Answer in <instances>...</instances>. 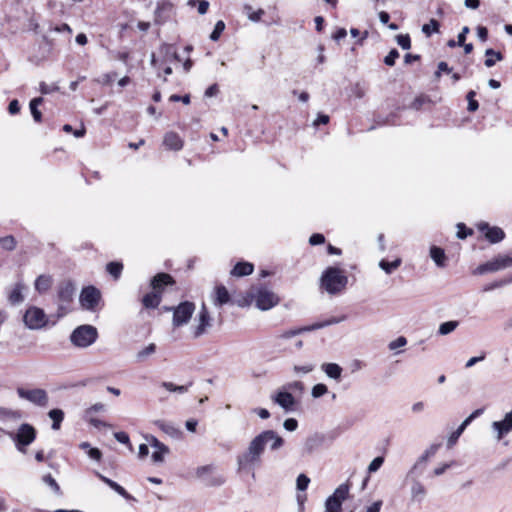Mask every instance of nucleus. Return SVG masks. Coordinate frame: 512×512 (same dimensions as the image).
Returning <instances> with one entry per match:
<instances>
[{
  "label": "nucleus",
  "mask_w": 512,
  "mask_h": 512,
  "mask_svg": "<svg viewBox=\"0 0 512 512\" xmlns=\"http://www.w3.org/2000/svg\"><path fill=\"white\" fill-rule=\"evenodd\" d=\"M267 443H270L272 451H276L284 445V439L273 430H265L255 436L247 449L237 457L239 470H252L259 465Z\"/></svg>",
  "instance_id": "obj_1"
},
{
  "label": "nucleus",
  "mask_w": 512,
  "mask_h": 512,
  "mask_svg": "<svg viewBox=\"0 0 512 512\" xmlns=\"http://www.w3.org/2000/svg\"><path fill=\"white\" fill-rule=\"evenodd\" d=\"M321 287L329 294L334 295L343 291L348 284V277L344 270L338 267H328L321 276Z\"/></svg>",
  "instance_id": "obj_2"
},
{
  "label": "nucleus",
  "mask_w": 512,
  "mask_h": 512,
  "mask_svg": "<svg viewBox=\"0 0 512 512\" xmlns=\"http://www.w3.org/2000/svg\"><path fill=\"white\" fill-rule=\"evenodd\" d=\"M512 267V255L498 254L473 270L474 275L495 273Z\"/></svg>",
  "instance_id": "obj_3"
},
{
  "label": "nucleus",
  "mask_w": 512,
  "mask_h": 512,
  "mask_svg": "<svg viewBox=\"0 0 512 512\" xmlns=\"http://www.w3.org/2000/svg\"><path fill=\"white\" fill-rule=\"evenodd\" d=\"M98 338L97 329L92 325H81L70 335L71 343L79 348H87L94 344Z\"/></svg>",
  "instance_id": "obj_4"
},
{
  "label": "nucleus",
  "mask_w": 512,
  "mask_h": 512,
  "mask_svg": "<svg viewBox=\"0 0 512 512\" xmlns=\"http://www.w3.org/2000/svg\"><path fill=\"white\" fill-rule=\"evenodd\" d=\"M250 297L255 302L256 307L262 311L273 308L280 301L279 297L266 287L255 289L250 293Z\"/></svg>",
  "instance_id": "obj_5"
},
{
  "label": "nucleus",
  "mask_w": 512,
  "mask_h": 512,
  "mask_svg": "<svg viewBox=\"0 0 512 512\" xmlns=\"http://www.w3.org/2000/svg\"><path fill=\"white\" fill-rule=\"evenodd\" d=\"M16 392L19 398L26 400L35 406L46 407L48 405L49 398L44 389L18 387Z\"/></svg>",
  "instance_id": "obj_6"
},
{
  "label": "nucleus",
  "mask_w": 512,
  "mask_h": 512,
  "mask_svg": "<svg viewBox=\"0 0 512 512\" xmlns=\"http://www.w3.org/2000/svg\"><path fill=\"white\" fill-rule=\"evenodd\" d=\"M349 490L350 486L348 483L339 485L334 493L326 499L324 512H340L343 501L349 495Z\"/></svg>",
  "instance_id": "obj_7"
},
{
  "label": "nucleus",
  "mask_w": 512,
  "mask_h": 512,
  "mask_svg": "<svg viewBox=\"0 0 512 512\" xmlns=\"http://www.w3.org/2000/svg\"><path fill=\"white\" fill-rule=\"evenodd\" d=\"M23 320L25 325L31 330L41 329L48 322L44 310L35 306H31L26 310Z\"/></svg>",
  "instance_id": "obj_8"
},
{
  "label": "nucleus",
  "mask_w": 512,
  "mask_h": 512,
  "mask_svg": "<svg viewBox=\"0 0 512 512\" xmlns=\"http://www.w3.org/2000/svg\"><path fill=\"white\" fill-rule=\"evenodd\" d=\"M212 326V318L206 305L203 303L196 318L195 325L192 327V336L194 339L201 337L208 332Z\"/></svg>",
  "instance_id": "obj_9"
},
{
  "label": "nucleus",
  "mask_w": 512,
  "mask_h": 512,
  "mask_svg": "<svg viewBox=\"0 0 512 512\" xmlns=\"http://www.w3.org/2000/svg\"><path fill=\"white\" fill-rule=\"evenodd\" d=\"M100 300L101 293L94 286L84 287L79 296V301L82 308L88 311H95Z\"/></svg>",
  "instance_id": "obj_10"
},
{
  "label": "nucleus",
  "mask_w": 512,
  "mask_h": 512,
  "mask_svg": "<svg viewBox=\"0 0 512 512\" xmlns=\"http://www.w3.org/2000/svg\"><path fill=\"white\" fill-rule=\"evenodd\" d=\"M345 319H346V316L332 317L326 321L317 322L310 326H305V327H302L299 329H291V330L285 331L279 337L284 338V339L291 338V337H294L302 332L317 330V329L327 327L329 325L338 324V323L344 321Z\"/></svg>",
  "instance_id": "obj_11"
},
{
  "label": "nucleus",
  "mask_w": 512,
  "mask_h": 512,
  "mask_svg": "<svg viewBox=\"0 0 512 512\" xmlns=\"http://www.w3.org/2000/svg\"><path fill=\"white\" fill-rule=\"evenodd\" d=\"M195 310V305L192 302H183L180 303L175 309L173 313V325L176 327L187 324L191 319Z\"/></svg>",
  "instance_id": "obj_12"
},
{
  "label": "nucleus",
  "mask_w": 512,
  "mask_h": 512,
  "mask_svg": "<svg viewBox=\"0 0 512 512\" xmlns=\"http://www.w3.org/2000/svg\"><path fill=\"white\" fill-rule=\"evenodd\" d=\"M36 438V431L33 426L27 423L20 425L16 435L15 442L19 451L25 452L22 446L30 445Z\"/></svg>",
  "instance_id": "obj_13"
},
{
  "label": "nucleus",
  "mask_w": 512,
  "mask_h": 512,
  "mask_svg": "<svg viewBox=\"0 0 512 512\" xmlns=\"http://www.w3.org/2000/svg\"><path fill=\"white\" fill-rule=\"evenodd\" d=\"M75 286L72 282L67 281L59 285L58 288V300H59V310L66 313L68 310V305L72 302L74 294H75Z\"/></svg>",
  "instance_id": "obj_14"
},
{
  "label": "nucleus",
  "mask_w": 512,
  "mask_h": 512,
  "mask_svg": "<svg viewBox=\"0 0 512 512\" xmlns=\"http://www.w3.org/2000/svg\"><path fill=\"white\" fill-rule=\"evenodd\" d=\"M491 427L496 432L497 440H501L510 433L512 431V410L506 413L501 421H494Z\"/></svg>",
  "instance_id": "obj_15"
},
{
  "label": "nucleus",
  "mask_w": 512,
  "mask_h": 512,
  "mask_svg": "<svg viewBox=\"0 0 512 512\" xmlns=\"http://www.w3.org/2000/svg\"><path fill=\"white\" fill-rule=\"evenodd\" d=\"M149 445L154 448L152 453V461L154 463H162L164 461L165 455L169 453V448L160 442L156 437L150 436L147 438Z\"/></svg>",
  "instance_id": "obj_16"
},
{
  "label": "nucleus",
  "mask_w": 512,
  "mask_h": 512,
  "mask_svg": "<svg viewBox=\"0 0 512 512\" xmlns=\"http://www.w3.org/2000/svg\"><path fill=\"white\" fill-rule=\"evenodd\" d=\"M477 228L485 233V237L491 243H498L505 237L504 231L499 227H490L488 223L481 222L477 225Z\"/></svg>",
  "instance_id": "obj_17"
},
{
  "label": "nucleus",
  "mask_w": 512,
  "mask_h": 512,
  "mask_svg": "<svg viewBox=\"0 0 512 512\" xmlns=\"http://www.w3.org/2000/svg\"><path fill=\"white\" fill-rule=\"evenodd\" d=\"M272 399L276 404H278L286 412H290V411L294 410L296 401L291 393L286 392V391H279L276 395L273 396Z\"/></svg>",
  "instance_id": "obj_18"
},
{
  "label": "nucleus",
  "mask_w": 512,
  "mask_h": 512,
  "mask_svg": "<svg viewBox=\"0 0 512 512\" xmlns=\"http://www.w3.org/2000/svg\"><path fill=\"white\" fill-rule=\"evenodd\" d=\"M163 144L171 150L178 151L183 147V140L175 132H167L163 139Z\"/></svg>",
  "instance_id": "obj_19"
},
{
  "label": "nucleus",
  "mask_w": 512,
  "mask_h": 512,
  "mask_svg": "<svg viewBox=\"0 0 512 512\" xmlns=\"http://www.w3.org/2000/svg\"><path fill=\"white\" fill-rule=\"evenodd\" d=\"M321 369L327 377L336 381L340 380L343 371L342 367L336 363H323Z\"/></svg>",
  "instance_id": "obj_20"
},
{
  "label": "nucleus",
  "mask_w": 512,
  "mask_h": 512,
  "mask_svg": "<svg viewBox=\"0 0 512 512\" xmlns=\"http://www.w3.org/2000/svg\"><path fill=\"white\" fill-rule=\"evenodd\" d=\"M322 437L315 434L307 437L303 444V454H311L315 449L321 446Z\"/></svg>",
  "instance_id": "obj_21"
},
{
  "label": "nucleus",
  "mask_w": 512,
  "mask_h": 512,
  "mask_svg": "<svg viewBox=\"0 0 512 512\" xmlns=\"http://www.w3.org/2000/svg\"><path fill=\"white\" fill-rule=\"evenodd\" d=\"M230 301V295L223 285L215 287L213 303L216 306H222Z\"/></svg>",
  "instance_id": "obj_22"
},
{
  "label": "nucleus",
  "mask_w": 512,
  "mask_h": 512,
  "mask_svg": "<svg viewBox=\"0 0 512 512\" xmlns=\"http://www.w3.org/2000/svg\"><path fill=\"white\" fill-rule=\"evenodd\" d=\"M173 283V278L167 273H159L151 281V285L156 291L160 290L165 285H171Z\"/></svg>",
  "instance_id": "obj_23"
},
{
  "label": "nucleus",
  "mask_w": 512,
  "mask_h": 512,
  "mask_svg": "<svg viewBox=\"0 0 512 512\" xmlns=\"http://www.w3.org/2000/svg\"><path fill=\"white\" fill-rule=\"evenodd\" d=\"M52 277L50 275H40L35 280V289L40 294L47 292L52 286Z\"/></svg>",
  "instance_id": "obj_24"
},
{
  "label": "nucleus",
  "mask_w": 512,
  "mask_h": 512,
  "mask_svg": "<svg viewBox=\"0 0 512 512\" xmlns=\"http://www.w3.org/2000/svg\"><path fill=\"white\" fill-rule=\"evenodd\" d=\"M426 496V489L419 481H414L411 486V499L415 502H422Z\"/></svg>",
  "instance_id": "obj_25"
},
{
  "label": "nucleus",
  "mask_w": 512,
  "mask_h": 512,
  "mask_svg": "<svg viewBox=\"0 0 512 512\" xmlns=\"http://www.w3.org/2000/svg\"><path fill=\"white\" fill-rule=\"evenodd\" d=\"M254 270V267L249 262H239L237 263L231 271V274L234 276H247L250 275Z\"/></svg>",
  "instance_id": "obj_26"
},
{
  "label": "nucleus",
  "mask_w": 512,
  "mask_h": 512,
  "mask_svg": "<svg viewBox=\"0 0 512 512\" xmlns=\"http://www.w3.org/2000/svg\"><path fill=\"white\" fill-rule=\"evenodd\" d=\"M160 51L164 54L165 63L171 64L180 60L176 49L172 45L164 44L161 46Z\"/></svg>",
  "instance_id": "obj_27"
},
{
  "label": "nucleus",
  "mask_w": 512,
  "mask_h": 512,
  "mask_svg": "<svg viewBox=\"0 0 512 512\" xmlns=\"http://www.w3.org/2000/svg\"><path fill=\"white\" fill-rule=\"evenodd\" d=\"M24 289V285L22 283H17L13 289L10 291L8 295V300L11 304H19L23 302L24 296L22 294Z\"/></svg>",
  "instance_id": "obj_28"
},
{
  "label": "nucleus",
  "mask_w": 512,
  "mask_h": 512,
  "mask_svg": "<svg viewBox=\"0 0 512 512\" xmlns=\"http://www.w3.org/2000/svg\"><path fill=\"white\" fill-rule=\"evenodd\" d=\"M49 418L52 420V429L59 430L64 419V412L61 409H52L48 412Z\"/></svg>",
  "instance_id": "obj_29"
},
{
  "label": "nucleus",
  "mask_w": 512,
  "mask_h": 512,
  "mask_svg": "<svg viewBox=\"0 0 512 512\" xmlns=\"http://www.w3.org/2000/svg\"><path fill=\"white\" fill-rule=\"evenodd\" d=\"M160 301L161 296L158 292L148 293L142 299V303L146 308H156L160 304Z\"/></svg>",
  "instance_id": "obj_30"
},
{
  "label": "nucleus",
  "mask_w": 512,
  "mask_h": 512,
  "mask_svg": "<svg viewBox=\"0 0 512 512\" xmlns=\"http://www.w3.org/2000/svg\"><path fill=\"white\" fill-rule=\"evenodd\" d=\"M430 256L437 266L443 267L445 265L446 256L442 248L432 246L430 248Z\"/></svg>",
  "instance_id": "obj_31"
},
{
  "label": "nucleus",
  "mask_w": 512,
  "mask_h": 512,
  "mask_svg": "<svg viewBox=\"0 0 512 512\" xmlns=\"http://www.w3.org/2000/svg\"><path fill=\"white\" fill-rule=\"evenodd\" d=\"M458 326H459V321H457V320L443 322L439 325L437 332L441 336H446V335L454 332Z\"/></svg>",
  "instance_id": "obj_32"
},
{
  "label": "nucleus",
  "mask_w": 512,
  "mask_h": 512,
  "mask_svg": "<svg viewBox=\"0 0 512 512\" xmlns=\"http://www.w3.org/2000/svg\"><path fill=\"white\" fill-rule=\"evenodd\" d=\"M401 263H402V261L400 258H397L392 262H388V261L382 259L379 262V267L383 271H385L386 274H391L394 270H396L401 265Z\"/></svg>",
  "instance_id": "obj_33"
},
{
  "label": "nucleus",
  "mask_w": 512,
  "mask_h": 512,
  "mask_svg": "<svg viewBox=\"0 0 512 512\" xmlns=\"http://www.w3.org/2000/svg\"><path fill=\"white\" fill-rule=\"evenodd\" d=\"M244 11L247 14V17L252 22H258L261 20V17L264 15L263 9H258L257 11H254L252 6L249 4L244 5Z\"/></svg>",
  "instance_id": "obj_34"
},
{
  "label": "nucleus",
  "mask_w": 512,
  "mask_h": 512,
  "mask_svg": "<svg viewBox=\"0 0 512 512\" xmlns=\"http://www.w3.org/2000/svg\"><path fill=\"white\" fill-rule=\"evenodd\" d=\"M485 55L487 56L485 60V65L487 67H492L495 65L496 60L501 61L503 59V56L500 52H496L491 48L485 51Z\"/></svg>",
  "instance_id": "obj_35"
},
{
  "label": "nucleus",
  "mask_w": 512,
  "mask_h": 512,
  "mask_svg": "<svg viewBox=\"0 0 512 512\" xmlns=\"http://www.w3.org/2000/svg\"><path fill=\"white\" fill-rule=\"evenodd\" d=\"M191 385V383L187 385H176L172 382H162L161 384V386L164 387L166 390L180 394L186 393Z\"/></svg>",
  "instance_id": "obj_36"
},
{
  "label": "nucleus",
  "mask_w": 512,
  "mask_h": 512,
  "mask_svg": "<svg viewBox=\"0 0 512 512\" xmlns=\"http://www.w3.org/2000/svg\"><path fill=\"white\" fill-rule=\"evenodd\" d=\"M156 351V345L151 343L143 349L139 350L136 354V359L139 362L145 361L149 356H151Z\"/></svg>",
  "instance_id": "obj_37"
},
{
  "label": "nucleus",
  "mask_w": 512,
  "mask_h": 512,
  "mask_svg": "<svg viewBox=\"0 0 512 512\" xmlns=\"http://www.w3.org/2000/svg\"><path fill=\"white\" fill-rule=\"evenodd\" d=\"M440 24L437 20L431 19L429 23L422 26V32L427 36H431L432 33H438Z\"/></svg>",
  "instance_id": "obj_38"
},
{
  "label": "nucleus",
  "mask_w": 512,
  "mask_h": 512,
  "mask_svg": "<svg viewBox=\"0 0 512 512\" xmlns=\"http://www.w3.org/2000/svg\"><path fill=\"white\" fill-rule=\"evenodd\" d=\"M107 271L110 275H112L115 279L119 278L122 270L123 265L119 262H110L107 264Z\"/></svg>",
  "instance_id": "obj_39"
},
{
  "label": "nucleus",
  "mask_w": 512,
  "mask_h": 512,
  "mask_svg": "<svg viewBox=\"0 0 512 512\" xmlns=\"http://www.w3.org/2000/svg\"><path fill=\"white\" fill-rule=\"evenodd\" d=\"M315 368V365L312 363H306L304 365H294L293 371L296 375H305L312 372Z\"/></svg>",
  "instance_id": "obj_40"
},
{
  "label": "nucleus",
  "mask_w": 512,
  "mask_h": 512,
  "mask_svg": "<svg viewBox=\"0 0 512 512\" xmlns=\"http://www.w3.org/2000/svg\"><path fill=\"white\" fill-rule=\"evenodd\" d=\"M510 283H512V278L497 280V281H494V282L486 285L483 290L485 292L492 291V290H495L497 288H501V287H503L505 285H508Z\"/></svg>",
  "instance_id": "obj_41"
},
{
  "label": "nucleus",
  "mask_w": 512,
  "mask_h": 512,
  "mask_svg": "<svg viewBox=\"0 0 512 512\" xmlns=\"http://www.w3.org/2000/svg\"><path fill=\"white\" fill-rule=\"evenodd\" d=\"M43 482L48 485L53 491L54 493L60 495L61 494V490H60V486L58 485V483L56 482V480L52 477L51 474H47V475H44L43 478H42Z\"/></svg>",
  "instance_id": "obj_42"
},
{
  "label": "nucleus",
  "mask_w": 512,
  "mask_h": 512,
  "mask_svg": "<svg viewBox=\"0 0 512 512\" xmlns=\"http://www.w3.org/2000/svg\"><path fill=\"white\" fill-rule=\"evenodd\" d=\"M157 424L161 430L171 436H178L180 434L179 430L176 429L172 424L163 421H158Z\"/></svg>",
  "instance_id": "obj_43"
},
{
  "label": "nucleus",
  "mask_w": 512,
  "mask_h": 512,
  "mask_svg": "<svg viewBox=\"0 0 512 512\" xmlns=\"http://www.w3.org/2000/svg\"><path fill=\"white\" fill-rule=\"evenodd\" d=\"M224 29H225V23L222 20H219L215 24V27H214L212 33L210 34V39L212 41H217L220 38Z\"/></svg>",
  "instance_id": "obj_44"
},
{
  "label": "nucleus",
  "mask_w": 512,
  "mask_h": 512,
  "mask_svg": "<svg viewBox=\"0 0 512 512\" xmlns=\"http://www.w3.org/2000/svg\"><path fill=\"white\" fill-rule=\"evenodd\" d=\"M468 421H463L460 426L457 428L456 431H454L451 436L449 437L448 439V443L450 445L454 444L457 439L459 438V436L464 432V430L466 429V427L468 426Z\"/></svg>",
  "instance_id": "obj_45"
},
{
  "label": "nucleus",
  "mask_w": 512,
  "mask_h": 512,
  "mask_svg": "<svg viewBox=\"0 0 512 512\" xmlns=\"http://www.w3.org/2000/svg\"><path fill=\"white\" fill-rule=\"evenodd\" d=\"M407 344V339L404 336H399L395 340L391 341L388 344V348L391 351H397L398 349L404 347Z\"/></svg>",
  "instance_id": "obj_46"
},
{
  "label": "nucleus",
  "mask_w": 512,
  "mask_h": 512,
  "mask_svg": "<svg viewBox=\"0 0 512 512\" xmlns=\"http://www.w3.org/2000/svg\"><path fill=\"white\" fill-rule=\"evenodd\" d=\"M1 247L5 250H13L16 246V241L13 236H5L0 239Z\"/></svg>",
  "instance_id": "obj_47"
},
{
  "label": "nucleus",
  "mask_w": 512,
  "mask_h": 512,
  "mask_svg": "<svg viewBox=\"0 0 512 512\" xmlns=\"http://www.w3.org/2000/svg\"><path fill=\"white\" fill-rule=\"evenodd\" d=\"M328 392V388L325 384L319 383L313 386L311 395L314 398H319Z\"/></svg>",
  "instance_id": "obj_48"
},
{
  "label": "nucleus",
  "mask_w": 512,
  "mask_h": 512,
  "mask_svg": "<svg viewBox=\"0 0 512 512\" xmlns=\"http://www.w3.org/2000/svg\"><path fill=\"white\" fill-rule=\"evenodd\" d=\"M476 96L475 91H469L467 94V100H468V111L474 112L478 109L479 105L478 102L474 99Z\"/></svg>",
  "instance_id": "obj_49"
},
{
  "label": "nucleus",
  "mask_w": 512,
  "mask_h": 512,
  "mask_svg": "<svg viewBox=\"0 0 512 512\" xmlns=\"http://www.w3.org/2000/svg\"><path fill=\"white\" fill-rule=\"evenodd\" d=\"M310 483V479L305 474H300L296 480V486L299 491H305Z\"/></svg>",
  "instance_id": "obj_50"
},
{
  "label": "nucleus",
  "mask_w": 512,
  "mask_h": 512,
  "mask_svg": "<svg viewBox=\"0 0 512 512\" xmlns=\"http://www.w3.org/2000/svg\"><path fill=\"white\" fill-rule=\"evenodd\" d=\"M105 411V405L103 403H95L85 411V417H90L94 413H100Z\"/></svg>",
  "instance_id": "obj_51"
},
{
  "label": "nucleus",
  "mask_w": 512,
  "mask_h": 512,
  "mask_svg": "<svg viewBox=\"0 0 512 512\" xmlns=\"http://www.w3.org/2000/svg\"><path fill=\"white\" fill-rule=\"evenodd\" d=\"M396 40L398 45L404 50H407L411 47V40L409 35H398Z\"/></svg>",
  "instance_id": "obj_52"
},
{
  "label": "nucleus",
  "mask_w": 512,
  "mask_h": 512,
  "mask_svg": "<svg viewBox=\"0 0 512 512\" xmlns=\"http://www.w3.org/2000/svg\"><path fill=\"white\" fill-rule=\"evenodd\" d=\"M196 3L198 4L199 14L204 15L208 11L209 2L206 0H191L189 2V4H191V5H195Z\"/></svg>",
  "instance_id": "obj_53"
},
{
  "label": "nucleus",
  "mask_w": 512,
  "mask_h": 512,
  "mask_svg": "<svg viewBox=\"0 0 512 512\" xmlns=\"http://www.w3.org/2000/svg\"><path fill=\"white\" fill-rule=\"evenodd\" d=\"M398 57H399V52L396 49H392L388 53V55L384 58V63L388 66H393Z\"/></svg>",
  "instance_id": "obj_54"
},
{
  "label": "nucleus",
  "mask_w": 512,
  "mask_h": 512,
  "mask_svg": "<svg viewBox=\"0 0 512 512\" xmlns=\"http://www.w3.org/2000/svg\"><path fill=\"white\" fill-rule=\"evenodd\" d=\"M383 462V457L374 458L368 466V471L370 473L376 472L382 466Z\"/></svg>",
  "instance_id": "obj_55"
},
{
  "label": "nucleus",
  "mask_w": 512,
  "mask_h": 512,
  "mask_svg": "<svg viewBox=\"0 0 512 512\" xmlns=\"http://www.w3.org/2000/svg\"><path fill=\"white\" fill-rule=\"evenodd\" d=\"M457 228H458L457 237L459 239H465L468 235H471L473 233L471 229H466V227L463 223H459L457 225Z\"/></svg>",
  "instance_id": "obj_56"
},
{
  "label": "nucleus",
  "mask_w": 512,
  "mask_h": 512,
  "mask_svg": "<svg viewBox=\"0 0 512 512\" xmlns=\"http://www.w3.org/2000/svg\"><path fill=\"white\" fill-rule=\"evenodd\" d=\"M283 427L287 430V431H295L298 427V422L296 419L294 418H288L284 421L283 423Z\"/></svg>",
  "instance_id": "obj_57"
},
{
  "label": "nucleus",
  "mask_w": 512,
  "mask_h": 512,
  "mask_svg": "<svg viewBox=\"0 0 512 512\" xmlns=\"http://www.w3.org/2000/svg\"><path fill=\"white\" fill-rule=\"evenodd\" d=\"M325 242V237L322 234L315 233L310 236L309 243L311 245H319L323 244Z\"/></svg>",
  "instance_id": "obj_58"
},
{
  "label": "nucleus",
  "mask_w": 512,
  "mask_h": 512,
  "mask_svg": "<svg viewBox=\"0 0 512 512\" xmlns=\"http://www.w3.org/2000/svg\"><path fill=\"white\" fill-rule=\"evenodd\" d=\"M213 470L211 465L198 467L196 470V475L199 478H203L206 474L210 473Z\"/></svg>",
  "instance_id": "obj_59"
},
{
  "label": "nucleus",
  "mask_w": 512,
  "mask_h": 512,
  "mask_svg": "<svg viewBox=\"0 0 512 512\" xmlns=\"http://www.w3.org/2000/svg\"><path fill=\"white\" fill-rule=\"evenodd\" d=\"M441 72L451 73L452 69L449 68V66H448V64L446 62L441 61V62L438 63V70L435 73V76L437 78L440 77V73Z\"/></svg>",
  "instance_id": "obj_60"
},
{
  "label": "nucleus",
  "mask_w": 512,
  "mask_h": 512,
  "mask_svg": "<svg viewBox=\"0 0 512 512\" xmlns=\"http://www.w3.org/2000/svg\"><path fill=\"white\" fill-rule=\"evenodd\" d=\"M469 33V27L467 26H464L462 28V31L458 34V37H457V43L459 46H462L464 45V42L466 40V35Z\"/></svg>",
  "instance_id": "obj_61"
},
{
  "label": "nucleus",
  "mask_w": 512,
  "mask_h": 512,
  "mask_svg": "<svg viewBox=\"0 0 512 512\" xmlns=\"http://www.w3.org/2000/svg\"><path fill=\"white\" fill-rule=\"evenodd\" d=\"M477 36L481 41L485 42L488 38L487 28L484 26H478L477 27Z\"/></svg>",
  "instance_id": "obj_62"
},
{
  "label": "nucleus",
  "mask_w": 512,
  "mask_h": 512,
  "mask_svg": "<svg viewBox=\"0 0 512 512\" xmlns=\"http://www.w3.org/2000/svg\"><path fill=\"white\" fill-rule=\"evenodd\" d=\"M115 439L122 443V444H128L129 443V436L125 432H116L114 434Z\"/></svg>",
  "instance_id": "obj_63"
},
{
  "label": "nucleus",
  "mask_w": 512,
  "mask_h": 512,
  "mask_svg": "<svg viewBox=\"0 0 512 512\" xmlns=\"http://www.w3.org/2000/svg\"><path fill=\"white\" fill-rule=\"evenodd\" d=\"M88 456L93 460L99 461L101 459L102 453L97 448H89Z\"/></svg>",
  "instance_id": "obj_64"
}]
</instances>
